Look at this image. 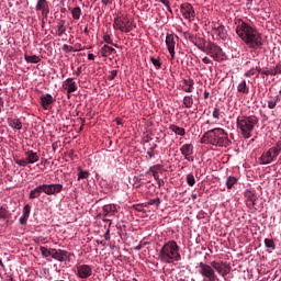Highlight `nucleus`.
Returning a JSON list of instances; mask_svg holds the SVG:
<instances>
[{"label":"nucleus","mask_w":281,"mask_h":281,"mask_svg":"<svg viewBox=\"0 0 281 281\" xmlns=\"http://www.w3.org/2000/svg\"><path fill=\"white\" fill-rule=\"evenodd\" d=\"M74 52H82V49H85V47H82V44L77 43L72 46Z\"/></svg>","instance_id":"603ef678"},{"label":"nucleus","mask_w":281,"mask_h":281,"mask_svg":"<svg viewBox=\"0 0 281 281\" xmlns=\"http://www.w3.org/2000/svg\"><path fill=\"white\" fill-rule=\"evenodd\" d=\"M93 274V268L89 265H80L77 267V276L81 278V280H87V278H91Z\"/></svg>","instance_id":"4468645a"},{"label":"nucleus","mask_w":281,"mask_h":281,"mask_svg":"<svg viewBox=\"0 0 281 281\" xmlns=\"http://www.w3.org/2000/svg\"><path fill=\"white\" fill-rule=\"evenodd\" d=\"M24 59L27 63H32V64H36V63H41V57L36 56V55H24Z\"/></svg>","instance_id":"f704fd0d"},{"label":"nucleus","mask_w":281,"mask_h":281,"mask_svg":"<svg viewBox=\"0 0 281 281\" xmlns=\"http://www.w3.org/2000/svg\"><path fill=\"white\" fill-rule=\"evenodd\" d=\"M156 181H157L159 188H164V186H166V182L162 179L156 180Z\"/></svg>","instance_id":"13d9d810"},{"label":"nucleus","mask_w":281,"mask_h":281,"mask_svg":"<svg viewBox=\"0 0 281 281\" xmlns=\"http://www.w3.org/2000/svg\"><path fill=\"white\" fill-rule=\"evenodd\" d=\"M9 126H11V128H15L16 131H21V128H23V124L19 119L9 121Z\"/></svg>","instance_id":"473e14b6"},{"label":"nucleus","mask_w":281,"mask_h":281,"mask_svg":"<svg viewBox=\"0 0 281 281\" xmlns=\"http://www.w3.org/2000/svg\"><path fill=\"white\" fill-rule=\"evenodd\" d=\"M281 153V140L277 142L276 146L269 148L267 151H263L259 157L260 166H269V164H273L278 156Z\"/></svg>","instance_id":"39448f33"},{"label":"nucleus","mask_w":281,"mask_h":281,"mask_svg":"<svg viewBox=\"0 0 281 281\" xmlns=\"http://www.w3.org/2000/svg\"><path fill=\"white\" fill-rule=\"evenodd\" d=\"M213 30L217 36V38H221L222 41H227V30H225L224 25H214Z\"/></svg>","instance_id":"4be33fe9"},{"label":"nucleus","mask_w":281,"mask_h":281,"mask_svg":"<svg viewBox=\"0 0 281 281\" xmlns=\"http://www.w3.org/2000/svg\"><path fill=\"white\" fill-rule=\"evenodd\" d=\"M151 172H153V177L156 181L160 180L159 179V171L157 170H153V167L150 168Z\"/></svg>","instance_id":"5fc2aeb1"},{"label":"nucleus","mask_w":281,"mask_h":281,"mask_svg":"<svg viewBox=\"0 0 281 281\" xmlns=\"http://www.w3.org/2000/svg\"><path fill=\"white\" fill-rule=\"evenodd\" d=\"M182 91L186 93H192L194 91V79L188 78L182 80Z\"/></svg>","instance_id":"412c9836"},{"label":"nucleus","mask_w":281,"mask_h":281,"mask_svg":"<svg viewBox=\"0 0 281 281\" xmlns=\"http://www.w3.org/2000/svg\"><path fill=\"white\" fill-rule=\"evenodd\" d=\"M89 171H85L78 168V181H80L81 179H89Z\"/></svg>","instance_id":"4c0bfd02"},{"label":"nucleus","mask_w":281,"mask_h":281,"mask_svg":"<svg viewBox=\"0 0 281 281\" xmlns=\"http://www.w3.org/2000/svg\"><path fill=\"white\" fill-rule=\"evenodd\" d=\"M187 183L191 188L194 187V184L196 183V179L194 178V175L192 173L187 175Z\"/></svg>","instance_id":"ea45409f"},{"label":"nucleus","mask_w":281,"mask_h":281,"mask_svg":"<svg viewBox=\"0 0 281 281\" xmlns=\"http://www.w3.org/2000/svg\"><path fill=\"white\" fill-rule=\"evenodd\" d=\"M213 117H214V120H221V110L218 108L214 109Z\"/></svg>","instance_id":"09e8293b"},{"label":"nucleus","mask_w":281,"mask_h":281,"mask_svg":"<svg viewBox=\"0 0 281 281\" xmlns=\"http://www.w3.org/2000/svg\"><path fill=\"white\" fill-rule=\"evenodd\" d=\"M80 74H82V68L81 67H79L77 69V71L75 72V76H80Z\"/></svg>","instance_id":"0e129e2a"},{"label":"nucleus","mask_w":281,"mask_h":281,"mask_svg":"<svg viewBox=\"0 0 281 281\" xmlns=\"http://www.w3.org/2000/svg\"><path fill=\"white\" fill-rule=\"evenodd\" d=\"M180 12L184 19L188 21H194L196 16V12L194 11V7L192 4L184 2L180 5Z\"/></svg>","instance_id":"9d476101"},{"label":"nucleus","mask_w":281,"mask_h":281,"mask_svg":"<svg viewBox=\"0 0 281 281\" xmlns=\"http://www.w3.org/2000/svg\"><path fill=\"white\" fill-rule=\"evenodd\" d=\"M236 183H238V179H236V177L229 176L226 179V188H227V190H232V188H234V186H236Z\"/></svg>","instance_id":"72a5a7b5"},{"label":"nucleus","mask_w":281,"mask_h":281,"mask_svg":"<svg viewBox=\"0 0 281 281\" xmlns=\"http://www.w3.org/2000/svg\"><path fill=\"white\" fill-rule=\"evenodd\" d=\"M104 223H109V228H111L112 222L109 218H103Z\"/></svg>","instance_id":"69168bd1"},{"label":"nucleus","mask_w":281,"mask_h":281,"mask_svg":"<svg viewBox=\"0 0 281 281\" xmlns=\"http://www.w3.org/2000/svg\"><path fill=\"white\" fill-rule=\"evenodd\" d=\"M35 10L42 12V16H49V2L47 0H37Z\"/></svg>","instance_id":"dca6fc26"},{"label":"nucleus","mask_w":281,"mask_h":281,"mask_svg":"<svg viewBox=\"0 0 281 281\" xmlns=\"http://www.w3.org/2000/svg\"><path fill=\"white\" fill-rule=\"evenodd\" d=\"M245 78H251V76H256V69L251 68L245 72Z\"/></svg>","instance_id":"49530a36"},{"label":"nucleus","mask_w":281,"mask_h":281,"mask_svg":"<svg viewBox=\"0 0 281 281\" xmlns=\"http://www.w3.org/2000/svg\"><path fill=\"white\" fill-rule=\"evenodd\" d=\"M191 199H192L193 201H196V199H198L196 193H192V194H191Z\"/></svg>","instance_id":"774afa93"},{"label":"nucleus","mask_w":281,"mask_h":281,"mask_svg":"<svg viewBox=\"0 0 281 281\" xmlns=\"http://www.w3.org/2000/svg\"><path fill=\"white\" fill-rule=\"evenodd\" d=\"M88 60H95V55H93L92 53H89Z\"/></svg>","instance_id":"052dcab7"},{"label":"nucleus","mask_w":281,"mask_h":281,"mask_svg":"<svg viewBox=\"0 0 281 281\" xmlns=\"http://www.w3.org/2000/svg\"><path fill=\"white\" fill-rule=\"evenodd\" d=\"M263 243H265V246H266L268 249H272V250L276 249V241H273V239L266 238V239L263 240Z\"/></svg>","instance_id":"58836bf2"},{"label":"nucleus","mask_w":281,"mask_h":281,"mask_svg":"<svg viewBox=\"0 0 281 281\" xmlns=\"http://www.w3.org/2000/svg\"><path fill=\"white\" fill-rule=\"evenodd\" d=\"M113 27L115 30H120V32L128 33L133 30L131 26V20H128V16L122 15L114 19Z\"/></svg>","instance_id":"6e6552de"},{"label":"nucleus","mask_w":281,"mask_h":281,"mask_svg":"<svg viewBox=\"0 0 281 281\" xmlns=\"http://www.w3.org/2000/svg\"><path fill=\"white\" fill-rule=\"evenodd\" d=\"M117 78V70L110 71V75L108 76V80H115Z\"/></svg>","instance_id":"8fccbe9b"},{"label":"nucleus","mask_w":281,"mask_h":281,"mask_svg":"<svg viewBox=\"0 0 281 281\" xmlns=\"http://www.w3.org/2000/svg\"><path fill=\"white\" fill-rule=\"evenodd\" d=\"M32 206H30V204L24 205L23 215L20 217V225H27V218H30Z\"/></svg>","instance_id":"b1692460"},{"label":"nucleus","mask_w":281,"mask_h":281,"mask_svg":"<svg viewBox=\"0 0 281 281\" xmlns=\"http://www.w3.org/2000/svg\"><path fill=\"white\" fill-rule=\"evenodd\" d=\"M54 102H56V99L49 93H46L40 98V103L44 111L49 110Z\"/></svg>","instance_id":"f3484780"},{"label":"nucleus","mask_w":281,"mask_h":281,"mask_svg":"<svg viewBox=\"0 0 281 281\" xmlns=\"http://www.w3.org/2000/svg\"><path fill=\"white\" fill-rule=\"evenodd\" d=\"M169 131H171V133H175V135H179L180 137H183V135H186V128L179 127L176 124L169 125Z\"/></svg>","instance_id":"bb28decb"},{"label":"nucleus","mask_w":281,"mask_h":281,"mask_svg":"<svg viewBox=\"0 0 281 281\" xmlns=\"http://www.w3.org/2000/svg\"><path fill=\"white\" fill-rule=\"evenodd\" d=\"M202 63H204V65H212V59H210L209 57H204L202 58Z\"/></svg>","instance_id":"4d7b16f0"},{"label":"nucleus","mask_w":281,"mask_h":281,"mask_svg":"<svg viewBox=\"0 0 281 281\" xmlns=\"http://www.w3.org/2000/svg\"><path fill=\"white\" fill-rule=\"evenodd\" d=\"M144 248V245L139 244L138 246L135 247V251H142Z\"/></svg>","instance_id":"e2e57ef3"},{"label":"nucleus","mask_w":281,"mask_h":281,"mask_svg":"<svg viewBox=\"0 0 281 281\" xmlns=\"http://www.w3.org/2000/svg\"><path fill=\"white\" fill-rule=\"evenodd\" d=\"M258 122L259 120L256 115H239L237 117V130L239 131L244 139H249V137H251V133H254V130L256 128Z\"/></svg>","instance_id":"20e7f679"},{"label":"nucleus","mask_w":281,"mask_h":281,"mask_svg":"<svg viewBox=\"0 0 281 281\" xmlns=\"http://www.w3.org/2000/svg\"><path fill=\"white\" fill-rule=\"evenodd\" d=\"M50 257L54 260H58V262H67V260L69 262V258H71V254L67 250L52 248Z\"/></svg>","instance_id":"f8f14e48"},{"label":"nucleus","mask_w":281,"mask_h":281,"mask_svg":"<svg viewBox=\"0 0 281 281\" xmlns=\"http://www.w3.org/2000/svg\"><path fill=\"white\" fill-rule=\"evenodd\" d=\"M43 192H45L44 184H40L35 189L31 190V192L29 194V199H31V200L38 199V196H41V194H43Z\"/></svg>","instance_id":"393cba45"},{"label":"nucleus","mask_w":281,"mask_h":281,"mask_svg":"<svg viewBox=\"0 0 281 281\" xmlns=\"http://www.w3.org/2000/svg\"><path fill=\"white\" fill-rule=\"evenodd\" d=\"M102 216H115L117 214V206L115 204H105L102 207Z\"/></svg>","instance_id":"aec40b11"},{"label":"nucleus","mask_w":281,"mask_h":281,"mask_svg":"<svg viewBox=\"0 0 281 281\" xmlns=\"http://www.w3.org/2000/svg\"><path fill=\"white\" fill-rule=\"evenodd\" d=\"M262 76H271V70H262Z\"/></svg>","instance_id":"680f3d73"},{"label":"nucleus","mask_w":281,"mask_h":281,"mask_svg":"<svg viewBox=\"0 0 281 281\" xmlns=\"http://www.w3.org/2000/svg\"><path fill=\"white\" fill-rule=\"evenodd\" d=\"M202 52L207 54V56H211L213 60H221V56H223V48L212 42H209L206 46L202 48Z\"/></svg>","instance_id":"0eeeda50"},{"label":"nucleus","mask_w":281,"mask_h":281,"mask_svg":"<svg viewBox=\"0 0 281 281\" xmlns=\"http://www.w3.org/2000/svg\"><path fill=\"white\" fill-rule=\"evenodd\" d=\"M207 98H210V92L204 91V100H207Z\"/></svg>","instance_id":"338daca9"},{"label":"nucleus","mask_w":281,"mask_h":281,"mask_svg":"<svg viewBox=\"0 0 281 281\" xmlns=\"http://www.w3.org/2000/svg\"><path fill=\"white\" fill-rule=\"evenodd\" d=\"M211 267L213 268V270L217 271V273L222 276V278H225L226 276H228V273L232 272V266H229L227 262L212 261Z\"/></svg>","instance_id":"1a4fd4ad"},{"label":"nucleus","mask_w":281,"mask_h":281,"mask_svg":"<svg viewBox=\"0 0 281 281\" xmlns=\"http://www.w3.org/2000/svg\"><path fill=\"white\" fill-rule=\"evenodd\" d=\"M114 52H115V48L109 45H103V47L101 48V55L103 56V58L111 56V54H113Z\"/></svg>","instance_id":"c756f323"},{"label":"nucleus","mask_w":281,"mask_h":281,"mask_svg":"<svg viewBox=\"0 0 281 281\" xmlns=\"http://www.w3.org/2000/svg\"><path fill=\"white\" fill-rule=\"evenodd\" d=\"M237 91L238 93H249V88L247 87V81L246 80H241L238 86H237Z\"/></svg>","instance_id":"7c9ffc66"},{"label":"nucleus","mask_w":281,"mask_h":281,"mask_svg":"<svg viewBox=\"0 0 281 281\" xmlns=\"http://www.w3.org/2000/svg\"><path fill=\"white\" fill-rule=\"evenodd\" d=\"M104 43H108V45H113V40L111 38V35L104 34L103 35Z\"/></svg>","instance_id":"de8ad7c7"},{"label":"nucleus","mask_w":281,"mask_h":281,"mask_svg":"<svg viewBox=\"0 0 281 281\" xmlns=\"http://www.w3.org/2000/svg\"><path fill=\"white\" fill-rule=\"evenodd\" d=\"M25 158H26V164H36L38 159H41V156L34 150H27L25 151Z\"/></svg>","instance_id":"5701e85b"},{"label":"nucleus","mask_w":281,"mask_h":281,"mask_svg":"<svg viewBox=\"0 0 281 281\" xmlns=\"http://www.w3.org/2000/svg\"><path fill=\"white\" fill-rule=\"evenodd\" d=\"M67 32V27H65V20H59L57 22V35L63 36Z\"/></svg>","instance_id":"2f4dec72"},{"label":"nucleus","mask_w":281,"mask_h":281,"mask_svg":"<svg viewBox=\"0 0 281 281\" xmlns=\"http://www.w3.org/2000/svg\"><path fill=\"white\" fill-rule=\"evenodd\" d=\"M69 11L71 12L75 21H80V16H82V9H80V7L69 8Z\"/></svg>","instance_id":"cd10ccee"},{"label":"nucleus","mask_w":281,"mask_h":281,"mask_svg":"<svg viewBox=\"0 0 281 281\" xmlns=\"http://www.w3.org/2000/svg\"><path fill=\"white\" fill-rule=\"evenodd\" d=\"M180 153L182 156H184V159L187 161H194V157H192V155H194V145L192 144H184L180 147Z\"/></svg>","instance_id":"2eb2a0df"},{"label":"nucleus","mask_w":281,"mask_h":281,"mask_svg":"<svg viewBox=\"0 0 281 281\" xmlns=\"http://www.w3.org/2000/svg\"><path fill=\"white\" fill-rule=\"evenodd\" d=\"M153 157H155V151L153 150V148H149L147 150L146 160L149 161V159H151Z\"/></svg>","instance_id":"3c124183"},{"label":"nucleus","mask_w":281,"mask_h":281,"mask_svg":"<svg viewBox=\"0 0 281 281\" xmlns=\"http://www.w3.org/2000/svg\"><path fill=\"white\" fill-rule=\"evenodd\" d=\"M101 3L103 5H109L110 3H113V0H101Z\"/></svg>","instance_id":"bf43d9fd"},{"label":"nucleus","mask_w":281,"mask_h":281,"mask_svg":"<svg viewBox=\"0 0 281 281\" xmlns=\"http://www.w3.org/2000/svg\"><path fill=\"white\" fill-rule=\"evenodd\" d=\"M105 240H111V228H108L105 234H104Z\"/></svg>","instance_id":"6e6d98bb"},{"label":"nucleus","mask_w":281,"mask_h":281,"mask_svg":"<svg viewBox=\"0 0 281 281\" xmlns=\"http://www.w3.org/2000/svg\"><path fill=\"white\" fill-rule=\"evenodd\" d=\"M244 196L248 207H254L256 205V201H258V194H256V190H246Z\"/></svg>","instance_id":"a211bd4d"},{"label":"nucleus","mask_w":281,"mask_h":281,"mask_svg":"<svg viewBox=\"0 0 281 281\" xmlns=\"http://www.w3.org/2000/svg\"><path fill=\"white\" fill-rule=\"evenodd\" d=\"M158 260L165 265H172L181 260V252H179V245L175 240H169L160 248L158 252Z\"/></svg>","instance_id":"7ed1b4c3"},{"label":"nucleus","mask_w":281,"mask_h":281,"mask_svg":"<svg viewBox=\"0 0 281 281\" xmlns=\"http://www.w3.org/2000/svg\"><path fill=\"white\" fill-rule=\"evenodd\" d=\"M40 251H41L43 258H49V256H52V248H47L45 246H41L40 247Z\"/></svg>","instance_id":"e433bc0d"},{"label":"nucleus","mask_w":281,"mask_h":281,"mask_svg":"<svg viewBox=\"0 0 281 281\" xmlns=\"http://www.w3.org/2000/svg\"><path fill=\"white\" fill-rule=\"evenodd\" d=\"M159 3H162V5H165L168 10V12L172 13V8H170V0H158Z\"/></svg>","instance_id":"37998d69"},{"label":"nucleus","mask_w":281,"mask_h":281,"mask_svg":"<svg viewBox=\"0 0 281 281\" xmlns=\"http://www.w3.org/2000/svg\"><path fill=\"white\" fill-rule=\"evenodd\" d=\"M177 41H179V36L172 33H167L166 36V45L167 49L171 56V60H175V47L177 45Z\"/></svg>","instance_id":"9b49d317"},{"label":"nucleus","mask_w":281,"mask_h":281,"mask_svg":"<svg viewBox=\"0 0 281 281\" xmlns=\"http://www.w3.org/2000/svg\"><path fill=\"white\" fill-rule=\"evenodd\" d=\"M15 164L22 168H25V166H27V159H15Z\"/></svg>","instance_id":"a18cd8bd"},{"label":"nucleus","mask_w":281,"mask_h":281,"mask_svg":"<svg viewBox=\"0 0 281 281\" xmlns=\"http://www.w3.org/2000/svg\"><path fill=\"white\" fill-rule=\"evenodd\" d=\"M12 218V213L8 210V205L0 206V221H9Z\"/></svg>","instance_id":"a878e982"},{"label":"nucleus","mask_w":281,"mask_h":281,"mask_svg":"<svg viewBox=\"0 0 281 281\" xmlns=\"http://www.w3.org/2000/svg\"><path fill=\"white\" fill-rule=\"evenodd\" d=\"M278 102H280V95H276L268 101V109H276V106H278Z\"/></svg>","instance_id":"c9c22d12"},{"label":"nucleus","mask_w":281,"mask_h":281,"mask_svg":"<svg viewBox=\"0 0 281 281\" xmlns=\"http://www.w3.org/2000/svg\"><path fill=\"white\" fill-rule=\"evenodd\" d=\"M278 74H281L280 65H277L274 69L270 70V76H278Z\"/></svg>","instance_id":"c03bdc74"},{"label":"nucleus","mask_w":281,"mask_h":281,"mask_svg":"<svg viewBox=\"0 0 281 281\" xmlns=\"http://www.w3.org/2000/svg\"><path fill=\"white\" fill-rule=\"evenodd\" d=\"M150 60L157 69H161V61L159 60V58L150 57Z\"/></svg>","instance_id":"79ce46f5"},{"label":"nucleus","mask_w":281,"mask_h":281,"mask_svg":"<svg viewBox=\"0 0 281 281\" xmlns=\"http://www.w3.org/2000/svg\"><path fill=\"white\" fill-rule=\"evenodd\" d=\"M235 32L249 49H254V52L262 49L265 40H262V34L258 29L243 20H237Z\"/></svg>","instance_id":"f257e3e1"},{"label":"nucleus","mask_w":281,"mask_h":281,"mask_svg":"<svg viewBox=\"0 0 281 281\" xmlns=\"http://www.w3.org/2000/svg\"><path fill=\"white\" fill-rule=\"evenodd\" d=\"M63 88L67 91V94L78 91V85L74 81V78H68L63 82Z\"/></svg>","instance_id":"6ab92c4d"},{"label":"nucleus","mask_w":281,"mask_h":281,"mask_svg":"<svg viewBox=\"0 0 281 281\" xmlns=\"http://www.w3.org/2000/svg\"><path fill=\"white\" fill-rule=\"evenodd\" d=\"M63 50L69 54L70 52H74V46H69L66 44L63 46Z\"/></svg>","instance_id":"864d4df0"},{"label":"nucleus","mask_w":281,"mask_h":281,"mask_svg":"<svg viewBox=\"0 0 281 281\" xmlns=\"http://www.w3.org/2000/svg\"><path fill=\"white\" fill-rule=\"evenodd\" d=\"M182 104L184 109H192V105L194 104V98L192 97V94L186 95L182 100Z\"/></svg>","instance_id":"c85d7f7f"},{"label":"nucleus","mask_w":281,"mask_h":281,"mask_svg":"<svg viewBox=\"0 0 281 281\" xmlns=\"http://www.w3.org/2000/svg\"><path fill=\"white\" fill-rule=\"evenodd\" d=\"M199 273L202 276L204 281H216L218 280V276H216V271L211 265H207L205 262L199 263Z\"/></svg>","instance_id":"423d86ee"},{"label":"nucleus","mask_w":281,"mask_h":281,"mask_svg":"<svg viewBox=\"0 0 281 281\" xmlns=\"http://www.w3.org/2000/svg\"><path fill=\"white\" fill-rule=\"evenodd\" d=\"M201 144H211V146L225 147L229 146V137L225 130L221 127H216L213 130H209L201 137Z\"/></svg>","instance_id":"f03ea898"},{"label":"nucleus","mask_w":281,"mask_h":281,"mask_svg":"<svg viewBox=\"0 0 281 281\" xmlns=\"http://www.w3.org/2000/svg\"><path fill=\"white\" fill-rule=\"evenodd\" d=\"M147 205H156L157 207H159V205H161V199H151L147 202Z\"/></svg>","instance_id":"a19ab883"},{"label":"nucleus","mask_w":281,"mask_h":281,"mask_svg":"<svg viewBox=\"0 0 281 281\" xmlns=\"http://www.w3.org/2000/svg\"><path fill=\"white\" fill-rule=\"evenodd\" d=\"M44 186V194L47 196H56V194H60L63 192V184L60 183H52V184H43Z\"/></svg>","instance_id":"ddd939ff"}]
</instances>
